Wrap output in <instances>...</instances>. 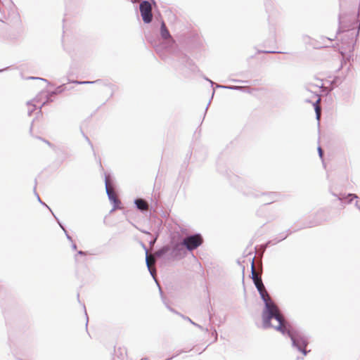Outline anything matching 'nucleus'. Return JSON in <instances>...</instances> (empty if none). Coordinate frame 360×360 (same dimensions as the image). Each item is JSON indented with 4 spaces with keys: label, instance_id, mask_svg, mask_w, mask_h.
<instances>
[{
    "label": "nucleus",
    "instance_id": "1",
    "mask_svg": "<svg viewBox=\"0 0 360 360\" xmlns=\"http://www.w3.org/2000/svg\"><path fill=\"white\" fill-rule=\"evenodd\" d=\"M261 300L264 303L262 313L263 327L264 328L273 327L282 334L287 335L291 340L292 347L306 356L309 352L307 350L309 337L302 331L291 326L285 320L278 304L269 292L264 295Z\"/></svg>",
    "mask_w": 360,
    "mask_h": 360
},
{
    "label": "nucleus",
    "instance_id": "2",
    "mask_svg": "<svg viewBox=\"0 0 360 360\" xmlns=\"http://www.w3.org/2000/svg\"><path fill=\"white\" fill-rule=\"evenodd\" d=\"M339 34H341V44L339 51L342 57L351 53L354 51L356 38L359 35L360 24L356 21V15H349L340 13L339 15Z\"/></svg>",
    "mask_w": 360,
    "mask_h": 360
},
{
    "label": "nucleus",
    "instance_id": "3",
    "mask_svg": "<svg viewBox=\"0 0 360 360\" xmlns=\"http://www.w3.org/2000/svg\"><path fill=\"white\" fill-rule=\"evenodd\" d=\"M167 254H169L173 259H181L186 256L188 252L182 242H180L173 244L171 248L168 246H164L156 252L157 256L159 257Z\"/></svg>",
    "mask_w": 360,
    "mask_h": 360
},
{
    "label": "nucleus",
    "instance_id": "4",
    "mask_svg": "<svg viewBox=\"0 0 360 360\" xmlns=\"http://www.w3.org/2000/svg\"><path fill=\"white\" fill-rule=\"evenodd\" d=\"M203 242L200 234L196 233L186 236L184 238L182 243L187 252L192 251L198 248Z\"/></svg>",
    "mask_w": 360,
    "mask_h": 360
},
{
    "label": "nucleus",
    "instance_id": "5",
    "mask_svg": "<svg viewBox=\"0 0 360 360\" xmlns=\"http://www.w3.org/2000/svg\"><path fill=\"white\" fill-rule=\"evenodd\" d=\"M255 256L252 252H250L246 255H244L239 258L237 261L238 268L240 270H248L250 269V270H257L255 264Z\"/></svg>",
    "mask_w": 360,
    "mask_h": 360
},
{
    "label": "nucleus",
    "instance_id": "6",
    "mask_svg": "<svg viewBox=\"0 0 360 360\" xmlns=\"http://www.w3.org/2000/svg\"><path fill=\"white\" fill-rule=\"evenodd\" d=\"M262 271H250L251 274L250 277L252 278L259 294L260 298H263L264 295L268 293V291L266 290V288L262 282Z\"/></svg>",
    "mask_w": 360,
    "mask_h": 360
},
{
    "label": "nucleus",
    "instance_id": "7",
    "mask_svg": "<svg viewBox=\"0 0 360 360\" xmlns=\"http://www.w3.org/2000/svg\"><path fill=\"white\" fill-rule=\"evenodd\" d=\"M139 8L143 22L145 23L150 22L153 18L150 4L147 1H143L140 4Z\"/></svg>",
    "mask_w": 360,
    "mask_h": 360
},
{
    "label": "nucleus",
    "instance_id": "8",
    "mask_svg": "<svg viewBox=\"0 0 360 360\" xmlns=\"http://www.w3.org/2000/svg\"><path fill=\"white\" fill-rule=\"evenodd\" d=\"M105 190L106 193L108 195V197L109 200L114 203V207L111 210V212L114 211L116 208H117V205L120 203V200L117 198L115 192L113 191L112 188L110 186L109 181H108V176L105 175Z\"/></svg>",
    "mask_w": 360,
    "mask_h": 360
},
{
    "label": "nucleus",
    "instance_id": "9",
    "mask_svg": "<svg viewBox=\"0 0 360 360\" xmlns=\"http://www.w3.org/2000/svg\"><path fill=\"white\" fill-rule=\"evenodd\" d=\"M166 307H167V308L169 311H172V312H174V313H175V314H179V315H180V316H181L184 319L187 320L188 321H189V322H190L191 324H193V326H195L198 327V328H200V330H202L205 331L206 333H207V332H208V328H204L202 326H200V325H199V324H198V323H196L193 322V321H192L189 317L186 316H184V315H183V314H179V312H177L175 309H174L173 308H172L171 307H169L168 304H166Z\"/></svg>",
    "mask_w": 360,
    "mask_h": 360
},
{
    "label": "nucleus",
    "instance_id": "10",
    "mask_svg": "<svg viewBox=\"0 0 360 360\" xmlns=\"http://www.w3.org/2000/svg\"><path fill=\"white\" fill-rule=\"evenodd\" d=\"M339 200L347 201V203H351L354 199H357L358 196L353 193H340V195H335Z\"/></svg>",
    "mask_w": 360,
    "mask_h": 360
},
{
    "label": "nucleus",
    "instance_id": "11",
    "mask_svg": "<svg viewBox=\"0 0 360 360\" xmlns=\"http://www.w3.org/2000/svg\"><path fill=\"white\" fill-rule=\"evenodd\" d=\"M134 204L137 209L142 212L147 211L148 210V202L141 198L136 199L134 200Z\"/></svg>",
    "mask_w": 360,
    "mask_h": 360
},
{
    "label": "nucleus",
    "instance_id": "12",
    "mask_svg": "<svg viewBox=\"0 0 360 360\" xmlns=\"http://www.w3.org/2000/svg\"><path fill=\"white\" fill-rule=\"evenodd\" d=\"M160 34L162 39H170L172 41L171 35L169 34V32L168 31L165 23L164 22H162L161 27H160Z\"/></svg>",
    "mask_w": 360,
    "mask_h": 360
},
{
    "label": "nucleus",
    "instance_id": "13",
    "mask_svg": "<svg viewBox=\"0 0 360 360\" xmlns=\"http://www.w3.org/2000/svg\"><path fill=\"white\" fill-rule=\"evenodd\" d=\"M41 96V94L38 95L35 98H34L33 101L27 102V105L29 106V109H28V115H30L35 110V109L37 108V105L35 104H34L33 103L38 102L39 97Z\"/></svg>",
    "mask_w": 360,
    "mask_h": 360
},
{
    "label": "nucleus",
    "instance_id": "14",
    "mask_svg": "<svg viewBox=\"0 0 360 360\" xmlns=\"http://www.w3.org/2000/svg\"><path fill=\"white\" fill-rule=\"evenodd\" d=\"M264 196L268 197L267 199H264V202L265 204H270L272 202L276 200L278 195L275 193H271L268 195H265Z\"/></svg>",
    "mask_w": 360,
    "mask_h": 360
},
{
    "label": "nucleus",
    "instance_id": "15",
    "mask_svg": "<svg viewBox=\"0 0 360 360\" xmlns=\"http://www.w3.org/2000/svg\"><path fill=\"white\" fill-rule=\"evenodd\" d=\"M150 273V276L153 278V280L155 281V282L156 283L158 288H159V291H160V293L161 295V296L162 297V288L160 287V283L157 278V273L158 271H149Z\"/></svg>",
    "mask_w": 360,
    "mask_h": 360
},
{
    "label": "nucleus",
    "instance_id": "16",
    "mask_svg": "<svg viewBox=\"0 0 360 360\" xmlns=\"http://www.w3.org/2000/svg\"><path fill=\"white\" fill-rule=\"evenodd\" d=\"M319 101H320V98H318L317 101H316V103H314V110L316 112V119L318 121H319L320 117H321V108L319 105Z\"/></svg>",
    "mask_w": 360,
    "mask_h": 360
},
{
    "label": "nucleus",
    "instance_id": "17",
    "mask_svg": "<svg viewBox=\"0 0 360 360\" xmlns=\"http://www.w3.org/2000/svg\"><path fill=\"white\" fill-rule=\"evenodd\" d=\"M288 234H289L288 233H281L279 239H278L276 241H274V240L269 241L266 245H269L270 243H272L273 245L276 244L277 243L284 240L288 236Z\"/></svg>",
    "mask_w": 360,
    "mask_h": 360
},
{
    "label": "nucleus",
    "instance_id": "18",
    "mask_svg": "<svg viewBox=\"0 0 360 360\" xmlns=\"http://www.w3.org/2000/svg\"><path fill=\"white\" fill-rule=\"evenodd\" d=\"M217 88H222V89H241L243 87L242 86H222V85H219V84H217L216 86Z\"/></svg>",
    "mask_w": 360,
    "mask_h": 360
},
{
    "label": "nucleus",
    "instance_id": "19",
    "mask_svg": "<svg viewBox=\"0 0 360 360\" xmlns=\"http://www.w3.org/2000/svg\"><path fill=\"white\" fill-rule=\"evenodd\" d=\"M323 86V83L321 81H318V83L316 84H309V88L310 89H313V87H317V88H321Z\"/></svg>",
    "mask_w": 360,
    "mask_h": 360
},
{
    "label": "nucleus",
    "instance_id": "20",
    "mask_svg": "<svg viewBox=\"0 0 360 360\" xmlns=\"http://www.w3.org/2000/svg\"><path fill=\"white\" fill-rule=\"evenodd\" d=\"M99 80H96L93 82L90 81H84V82H79V81H74L73 83L78 84H94L98 82Z\"/></svg>",
    "mask_w": 360,
    "mask_h": 360
},
{
    "label": "nucleus",
    "instance_id": "21",
    "mask_svg": "<svg viewBox=\"0 0 360 360\" xmlns=\"http://www.w3.org/2000/svg\"><path fill=\"white\" fill-rule=\"evenodd\" d=\"M212 336L214 337L213 342H216L217 340V332L215 329L212 332Z\"/></svg>",
    "mask_w": 360,
    "mask_h": 360
},
{
    "label": "nucleus",
    "instance_id": "22",
    "mask_svg": "<svg viewBox=\"0 0 360 360\" xmlns=\"http://www.w3.org/2000/svg\"><path fill=\"white\" fill-rule=\"evenodd\" d=\"M146 264H147L148 270V271L152 270V269H150V259H149V257H148V255H147V254H146Z\"/></svg>",
    "mask_w": 360,
    "mask_h": 360
},
{
    "label": "nucleus",
    "instance_id": "23",
    "mask_svg": "<svg viewBox=\"0 0 360 360\" xmlns=\"http://www.w3.org/2000/svg\"><path fill=\"white\" fill-rule=\"evenodd\" d=\"M83 307L84 309V312H85V316H86V329L87 330V326H88V323H89V318H88V315H87V313H86V307H85V305L83 304Z\"/></svg>",
    "mask_w": 360,
    "mask_h": 360
},
{
    "label": "nucleus",
    "instance_id": "24",
    "mask_svg": "<svg viewBox=\"0 0 360 360\" xmlns=\"http://www.w3.org/2000/svg\"><path fill=\"white\" fill-rule=\"evenodd\" d=\"M37 199H38L39 202L40 203H41L43 205L46 206V207H47L50 211H51V210L50 209V207H49V206H47L44 202H43L41 200V199H40V198H39V195H38V194H37Z\"/></svg>",
    "mask_w": 360,
    "mask_h": 360
},
{
    "label": "nucleus",
    "instance_id": "25",
    "mask_svg": "<svg viewBox=\"0 0 360 360\" xmlns=\"http://www.w3.org/2000/svg\"><path fill=\"white\" fill-rule=\"evenodd\" d=\"M56 220L58 221V223L59 224V226H60V228L63 230V231L65 233H66V230L64 228V226L61 224V223L59 221V220L56 217Z\"/></svg>",
    "mask_w": 360,
    "mask_h": 360
},
{
    "label": "nucleus",
    "instance_id": "26",
    "mask_svg": "<svg viewBox=\"0 0 360 360\" xmlns=\"http://www.w3.org/2000/svg\"><path fill=\"white\" fill-rule=\"evenodd\" d=\"M56 220L58 221V223L59 224V226H60V228L63 230V231L65 233H66V230L64 228V226L61 224V223L59 221V220L56 217Z\"/></svg>",
    "mask_w": 360,
    "mask_h": 360
},
{
    "label": "nucleus",
    "instance_id": "27",
    "mask_svg": "<svg viewBox=\"0 0 360 360\" xmlns=\"http://www.w3.org/2000/svg\"><path fill=\"white\" fill-rule=\"evenodd\" d=\"M318 152H319V156H320L321 158H322V156H323V150H322V149H321V147H319V148H318Z\"/></svg>",
    "mask_w": 360,
    "mask_h": 360
},
{
    "label": "nucleus",
    "instance_id": "28",
    "mask_svg": "<svg viewBox=\"0 0 360 360\" xmlns=\"http://www.w3.org/2000/svg\"><path fill=\"white\" fill-rule=\"evenodd\" d=\"M65 233V236H66V237H67L68 240H70V242H72V237H71V236L68 233V232L66 231V233Z\"/></svg>",
    "mask_w": 360,
    "mask_h": 360
},
{
    "label": "nucleus",
    "instance_id": "29",
    "mask_svg": "<svg viewBox=\"0 0 360 360\" xmlns=\"http://www.w3.org/2000/svg\"><path fill=\"white\" fill-rule=\"evenodd\" d=\"M207 311H208V314H209V321H211V320L212 319V314L210 313L209 307L207 308Z\"/></svg>",
    "mask_w": 360,
    "mask_h": 360
},
{
    "label": "nucleus",
    "instance_id": "30",
    "mask_svg": "<svg viewBox=\"0 0 360 360\" xmlns=\"http://www.w3.org/2000/svg\"><path fill=\"white\" fill-rule=\"evenodd\" d=\"M72 248L73 250H77V245L75 243H72Z\"/></svg>",
    "mask_w": 360,
    "mask_h": 360
},
{
    "label": "nucleus",
    "instance_id": "31",
    "mask_svg": "<svg viewBox=\"0 0 360 360\" xmlns=\"http://www.w3.org/2000/svg\"><path fill=\"white\" fill-rule=\"evenodd\" d=\"M30 78H31V79H41V80H42V81L46 82V79H41V78H38V77H30Z\"/></svg>",
    "mask_w": 360,
    "mask_h": 360
},
{
    "label": "nucleus",
    "instance_id": "32",
    "mask_svg": "<svg viewBox=\"0 0 360 360\" xmlns=\"http://www.w3.org/2000/svg\"><path fill=\"white\" fill-rule=\"evenodd\" d=\"M78 255H85V253L83 251L80 250V251L78 252Z\"/></svg>",
    "mask_w": 360,
    "mask_h": 360
},
{
    "label": "nucleus",
    "instance_id": "33",
    "mask_svg": "<svg viewBox=\"0 0 360 360\" xmlns=\"http://www.w3.org/2000/svg\"><path fill=\"white\" fill-rule=\"evenodd\" d=\"M355 206L358 208V207H360L358 204V202L356 201V203H355Z\"/></svg>",
    "mask_w": 360,
    "mask_h": 360
},
{
    "label": "nucleus",
    "instance_id": "34",
    "mask_svg": "<svg viewBox=\"0 0 360 360\" xmlns=\"http://www.w3.org/2000/svg\"><path fill=\"white\" fill-rule=\"evenodd\" d=\"M46 101L43 102V103H42V104L40 105V107H39V108H41V107H42V106L46 103Z\"/></svg>",
    "mask_w": 360,
    "mask_h": 360
},
{
    "label": "nucleus",
    "instance_id": "35",
    "mask_svg": "<svg viewBox=\"0 0 360 360\" xmlns=\"http://www.w3.org/2000/svg\"><path fill=\"white\" fill-rule=\"evenodd\" d=\"M155 239L153 241H150V245H153V244H154V243H155Z\"/></svg>",
    "mask_w": 360,
    "mask_h": 360
},
{
    "label": "nucleus",
    "instance_id": "36",
    "mask_svg": "<svg viewBox=\"0 0 360 360\" xmlns=\"http://www.w3.org/2000/svg\"><path fill=\"white\" fill-rule=\"evenodd\" d=\"M207 80L211 83V84H212V85H213V84H214V82H213L212 81L209 80V79H207Z\"/></svg>",
    "mask_w": 360,
    "mask_h": 360
},
{
    "label": "nucleus",
    "instance_id": "37",
    "mask_svg": "<svg viewBox=\"0 0 360 360\" xmlns=\"http://www.w3.org/2000/svg\"><path fill=\"white\" fill-rule=\"evenodd\" d=\"M267 53H276V51H266Z\"/></svg>",
    "mask_w": 360,
    "mask_h": 360
},
{
    "label": "nucleus",
    "instance_id": "38",
    "mask_svg": "<svg viewBox=\"0 0 360 360\" xmlns=\"http://www.w3.org/2000/svg\"><path fill=\"white\" fill-rule=\"evenodd\" d=\"M210 102H211V101H210V102H209V103H208V104H210ZM208 105H207V107H206V110H207V109H208Z\"/></svg>",
    "mask_w": 360,
    "mask_h": 360
},
{
    "label": "nucleus",
    "instance_id": "39",
    "mask_svg": "<svg viewBox=\"0 0 360 360\" xmlns=\"http://www.w3.org/2000/svg\"><path fill=\"white\" fill-rule=\"evenodd\" d=\"M242 273H243V278H244L245 271H243Z\"/></svg>",
    "mask_w": 360,
    "mask_h": 360
},
{
    "label": "nucleus",
    "instance_id": "40",
    "mask_svg": "<svg viewBox=\"0 0 360 360\" xmlns=\"http://www.w3.org/2000/svg\"><path fill=\"white\" fill-rule=\"evenodd\" d=\"M51 214H53V216H54V217L56 218V217L55 216V214H53V212H51Z\"/></svg>",
    "mask_w": 360,
    "mask_h": 360
},
{
    "label": "nucleus",
    "instance_id": "41",
    "mask_svg": "<svg viewBox=\"0 0 360 360\" xmlns=\"http://www.w3.org/2000/svg\"><path fill=\"white\" fill-rule=\"evenodd\" d=\"M51 214H53V216H54V217L56 218V217L55 216V214H53V212H51Z\"/></svg>",
    "mask_w": 360,
    "mask_h": 360
},
{
    "label": "nucleus",
    "instance_id": "42",
    "mask_svg": "<svg viewBox=\"0 0 360 360\" xmlns=\"http://www.w3.org/2000/svg\"><path fill=\"white\" fill-rule=\"evenodd\" d=\"M79 293H78V294H77V299H79ZM78 300L79 301V300Z\"/></svg>",
    "mask_w": 360,
    "mask_h": 360
},
{
    "label": "nucleus",
    "instance_id": "43",
    "mask_svg": "<svg viewBox=\"0 0 360 360\" xmlns=\"http://www.w3.org/2000/svg\"><path fill=\"white\" fill-rule=\"evenodd\" d=\"M327 39L329 41H332V39L330 38H327Z\"/></svg>",
    "mask_w": 360,
    "mask_h": 360
}]
</instances>
